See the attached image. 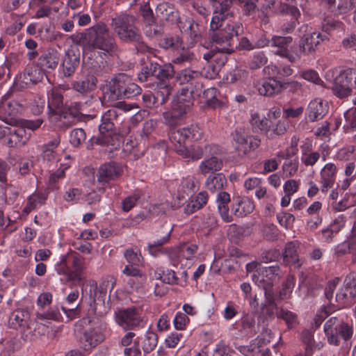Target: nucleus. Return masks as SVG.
I'll return each instance as SVG.
<instances>
[{
  "label": "nucleus",
  "mask_w": 356,
  "mask_h": 356,
  "mask_svg": "<svg viewBox=\"0 0 356 356\" xmlns=\"http://www.w3.org/2000/svg\"><path fill=\"white\" fill-rule=\"evenodd\" d=\"M84 268L83 259L78 257H74L70 280H81L83 278V271Z\"/></svg>",
  "instance_id": "39"
},
{
  "label": "nucleus",
  "mask_w": 356,
  "mask_h": 356,
  "mask_svg": "<svg viewBox=\"0 0 356 356\" xmlns=\"http://www.w3.org/2000/svg\"><path fill=\"white\" fill-rule=\"evenodd\" d=\"M170 140L175 145L176 151L178 149H186V137L184 135L183 129H172L169 134Z\"/></svg>",
  "instance_id": "40"
},
{
  "label": "nucleus",
  "mask_w": 356,
  "mask_h": 356,
  "mask_svg": "<svg viewBox=\"0 0 356 356\" xmlns=\"http://www.w3.org/2000/svg\"><path fill=\"white\" fill-rule=\"evenodd\" d=\"M60 143V137L57 136L52 140L47 143L43 148L42 156L44 159L52 161L57 159L58 156V150L56 148L59 146Z\"/></svg>",
  "instance_id": "30"
},
{
  "label": "nucleus",
  "mask_w": 356,
  "mask_h": 356,
  "mask_svg": "<svg viewBox=\"0 0 356 356\" xmlns=\"http://www.w3.org/2000/svg\"><path fill=\"white\" fill-rule=\"evenodd\" d=\"M284 261L290 266H293L295 268L301 266L302 262L297 254V246L295 243L290 242L286 243L283 253Z\"/></svg>",
  "instance_id": "24"
},
{
  "label": "nucleus",
  "mask_w": 356,
  "mask_h": 356,
  "mask_svg": "<svg viewBox=\"0 0 356 356\" xmlns=\"http://www.w3.org/2000/svg\"><path fill=\"white\" fill-rule=\"evenodd\" d=\"M226 184L227 179L222 173L209 175L205 182L206 188L212 193L222 189Z\"/></svg>",
  "instance_id": "25"
},
{
  "label": "nucleus",
  "mask_w": 356,
  "mask_h": 356,
  "mask_svg": "<svg viewBox=\"0 0 356 356\" xmlns=\"http://www.w3.org/2000/svg\"><path fill=\"white\" fill-rule=\"evenodd\" d=\"M196 95L194 89H189L188 87L181 88L177 95L176 99L173 101L172 106L175 110H179L186 113L193 105V96Z\"/></svg>",
  "instance_id": "10"
},
{
  "label": "nucleus",
  "mask_w": 356,
  "mask_h": 356,
  "mask_svg": "<svg viewBox=\"0 0 356 356\" xmlns=\"http://www.w3.org/2000/svg\"><path fill=\"white\" fill-rule=\"evenodd\" d=\"M294 284V277L288 276L286 281L282 284V288L280 291L279 296L280 299L284 300L290 298Z\"/></svg>",
  "instance_id": "51"
},
{
  "label": "nucleus",
  "mask_w": 356,
  "mask_h": 356,
  "mask_svg": "<svg viewBox=\"0 0 356 356\" xmlns=\"http://www.w3.org/2000/svg\"><path fill=\"white\" fill-rule=\"evenodd\" d=\"M79 43L84 50L98 49L104 55L109 54L111 50L109 29L104 24H97L90 27L79 37Z\"/></svg>",
  "instance_id": "2"
},
{
  "label": "nucleus",
  "mask_w": 356,
  "mask_h": 356,
  "mask_svg": "<svg viewBox=\"0 0 356 356\" xmlns=\"http://www.w3.org/2000/svg\"><path fill=\"white\" fill-rule=\"evenodd\" d=\"M86 138V135L83 129H74L70 132V142L74 146H79Z\"/></svg>",
  "instance_id": "53"
},
{
  "label": "nucleus",
  "mask_w": 356,
  "mask_h": 356,
  "mask_svg": "<svg viewBox=\"0 0 356 356\" xmlns=\"http://www.w3.org/2000/svg\"><path fill=\"white\" fill-rule=\"evenodd\" d=\"M341 26V22L335 20L332 18H326L323 20L322 24V29L326 33L340 29Z\"/></svg>",
  "instance_id": "64"
},
{
  "label": "nucleus",
  "mask_w": 356,
  "mask_h": 356,
  "mask_svg": "<svg viewBox=\"0 0 356 356\" xmlns=\"http://www.w3.org/2000/svg\"><path fill=\"white\" fill-rule=\"evenodd\" d=\"M352 79L351 74L346 71L341 72L335 77L332 84L331 88L334 94L339 98L349 96L351 93V87L353 86Z\"/></svg>",
  "instance_id": "9"
},
{
  "label": "nucleus",
  "mask_w": 356,
  "mask_h": 356,
  "mask_svg": "<svg viewBox=\"0 0 356 356\" xmlns=\"http://www.w3.org/2000/svg\"><path fill=\"white\" fill-rule=\"evenodd\" d=\"M184 131V135L186 140H197L202 135V132L200 129L196 125H191L188 127L182 128Z\"/></svg>",
  "instance_id": "57"
},
{
  "label": "nucleus",
  "mask_w": 356,
  "mask_h": 356,
  "mask_svg": "<svg viewBox=\"0 0 356 356\" xmlns=\"http://www.w3.org/2000/svg\"><path fill=\"white\" fill-rule=\"evenodd\" d=\"M24 0H0V8L6 11L10 12L17 9Z\"/></svg>",
  "instance_id": "62"
},
{
  "label": "nucleus",
  "mask_w": 356,
  "mask_h": 356,
  "mask_svg": "<svg viewBox=\"0 0 356 356\" xmlns=\"http://www.w3.org/2000/svg\"><path fill=\"white\" fill-rule=\"evenodd\" d=\"M115 23V31L124 42H138L141 38L140 29L135 25L136 19L134 16L122 14L115 19H113Z\"/></svg>",
  "instance_id": "3"
},
{
  "label": "nucleus",
  "mask_w": 356,
  "mask_h": 356,
  "mask_svg": "<svg viewBox=\"0 0 356 356\" xmlns=\"http://www.w3.org/2000/svg\"><path fill=\"white\" fill-rule=\"evenodd\" d=\"M345 290L349 293L350 297H356V274H348L343 282Z\"/></svg>",
  "instance_id": "52"
},
{
  "label": "nucleus",
  "mask_w": 356,
  "mask_h": 356,
  "mask_svg": "<svg viewBox=\"0 0 356 356\" xmlns=\"http://www.w3.org/2000/svg\"><path fill=\"white\" fill-rule=\"evenodd\" d=\"M323 40V38L320 33L313 32L305 34L299 41L298 47L299 53L304 55L313 53Z\"/></svg>",
  "instance_id": "13"
},
{
  "label": "nucleus",
  "mask_w": 356,
  "mask_h": 356,
  "mask_svg": "<svg viewBox=\"0 0 356 356\" xmlns=\"http://www.w3.org/2000/svg\"><path fill=\"white\" fill-rule=\"evenodd\" d=\"M40 37L46 41L51 42L60 38V33L55 31L51 23H44L38 30Z\"/></svg>",
  "instance_id": "32"
},
{
  "label": "nucleus",
  "mask_w": 356,
  "mask_h": 356,
  "mask_svg": "<svg viewBox=\"0 0 356 356\" xmlns=\"http://www.w3.org/2000/svg\"><path fill=\"white\" fill-rule=\"evenodd\" d=\"M65 176V173L62 170H57L56 172L51 173L48 179V188L51 190L58 189V182L63 179Z\"/></svg>",
  "instance_id": "60"
},
{
  "label": "nucleus",
  "mask_w": 356,
  "mask_h": 356,
  "mask_svg": "<svg viewBox=\"0 0 356 356\" xmlns=\"http://www.w3.org/2000/svg\"><path fill=\"white\" fill-rule=\"evenodd\" d=\"M156 17L161 20L174 22L177 17V11L172 3L162 2L156 8Z\"/></svg>",
  "instance_id": "21"
},
{
  "label": "nucleus",
  "mask_w": 356,
  "mask_h": 356,
  "mask_svg": "<svg viewBox=\"0 0 356 356\" xmlns=\"http://www.w3.org/2000/svg\"><path fill=\"white\" fill-rule=\"evenodd\" d=\"M194 59L195 56L193 52H191L188 49H183L172 61L177 64H183L185 63H190Z\"/></svg>",
  "instance_id": "61"
},
{
  "label": "nucleus",
  "mask_w": 356,
  "mask_h": 356,
  "mask_svg": "<svg viewBox=\"0 0 356 356\" xmlns=\"http://www.w3.org/2000/svg\"><path fill=\"white\" fill-rule=\"evenodd\" d=\"M6 144L10 147H22L26 144L31 137V133L27 132L24 127H8L7 132Z\"/></svg>",
  "instance_id": "12"
},
{
  "label": "nucleus",
  "mask_w": 356,
  "mask_h": 356,
  "mask_svg": "<svg viewBox=\"0 0 356 356\" xmlns=\"http://www.w3.org/2000/svg\"><path fill=\"white\" fill-rule=\"evenodd\" d=\"M97 177L99 184L103 186H108L111 180V163H106L100 165Z\"/></svg>",
  "instance_id": "35"
},
{
  "label": "nucleus",
  "mask_w": 356,
  "mask_h": 356,
  "mask_svg": "<svg viewBox=\"0 0 356 356\" xmlns=\"http://www.w3.org/2000/svg\"><path fill=\"white\" fill-rule=\"evenodd\" d=\"M45 199V196L40 193H33L31 195L28 197L27 202L23 209V212L29 213L31 211L35 209L38 206L42 204L44 202Z\"/></svg>",
  "instance_id": "37"
},
{
  "label": "nucleus",
  "mask_w": 356,
  "mask_h": 356,
  "mask_svg": "<svg viewBox=\"0 0 356 356\" xmlns=\"http://www.w3.org/2000/svg\"><path fill=\"white\" fill-rule=\"evenodd\" d=\"M111 140V114L107 111L102 117V122L99 126L97 136L90 139L88 148H93L94 145L102 147L108 146Z\"/></svg>",
  "instance_id": "6"
},
{
  "label": "nucleus",
  "mask_w": 356,
  "mask_h": 356,
  "mask_svg": "<svg viewBox=\"0 0 356 356\" xmlns=\"http://www.w3.org/2000/svg\"><path fill=\"white\" fill-rule=\"evenodd\" d=\"M337 169L334 163H327L321 172V191L326 192L333 186Z\"/></svg>",
  "instance_id": "16"
},
{
  "label": "nucleus",
  "mask_w": 356,
  "mask_h": 356,
  "mask_svg": "<svg viewBox=\"0 0 356 356\" xmlns=\"http://www.w3.org/2000/svg\"><path fill=\"white\" fill-rule=\"evenodd\" d=\"M201 93H202L203 98L205 99V101L209 106L215 108L220 105V102L217 98L216 88H210L206 90L202 89Z\"/></svg>",
  "instance_id": "47"
},
{
  "label": "nucleus",
  "mask_w": 356,
  "mask_h": 356,
  "mask_svg": "<svg viewBox=\"0 0 356 356\" xmlns=\"http://www.w3.org/2000/svg\"><path fill=\"white\" fill-rule=\"evenodd\" d=\"M202 72L191 69H184L177 73L176 81L181 85L188 84L186 87L189 89H194L196 96H200L203 84L202 83Z\"/></svg>",
  "instance_id": "8"
},
{
  "label": "nucleus",
  "mask_w": 356,
  "mask_h": 356,
  "mask_svg": "<svg viewBox=\"0 0 356 356\" xmlns=\"http://www.w3.org/2000/svg\"><path fill=\"white\" fill-rule=\"evenodd\" d=\"M233 0H219L211 3L214 13H218L229 17H233L234 13L231 10Z\"/></svg>",
  "instance_id": "33"
},
{
  "label": "nucleus",
  "mask_w": 356,
  "mask_h": 356,
  "mask_svg": "<svg viewBox=\"0 0 356 356\" xmlns=\"http://www.w3.org/2000/svg\"><path fill=\"white\" fill-rule=\"evenodd\" d=\"M139 12L145 25H154L156 24V17L154 15L149 1L144 3L140 6Z\"/></svg>",
  "instance_id": "36"
},
{
  "label": "nucleus",
  "mask_w": 356,
  "mask_h": 356,
  "mask_svg": "<svg viewBox=\"0 0 356 356\" xmlns=\"http://www.w3.org/2000/svg\"><path fill=\"white\" fill-rule=\"evenodd\" d=\"M134 108H138V106L134 104H127L125 102H118L113 104V113H114L116 120L118 117H120L121 120H124V113ZM122 122H124V120H122Z\"/></svg>",
  "instance_id": "38"
},
{
  "label": "nucleus",
  "mask_w": 356,
  "mask_h": 356,
  "mask_svg": "<svg viewBox=\"0 0 356 356\" xmlns=\"http://www.w3.org/2000/svg\"><path fill=\"white\" fill-rule=\"evenodd\" d=\"M281 81L275 78H269L259 82L256 85V88L261 95L272 96L275 94L282 92Z\"/></svg>",
  "instance_id": "14"
},
{
  "label": "nucleus",
  "mask_w": 356,
  "mask_h": 356,
  "mask_svg": "<svg viewBox=\"0 0 356 356\" xmlns=\"http://www.w3.org/2000/svg\"><path fill=\"white\" fill-rule=\"evenodd\" d=\"M277 220L281 226L286 229H290L293 227L295 217L293 214L287 212H282L277 214Z\"/></svg>",
  "instance_id": "54"
},
{
  "label": "nucleus",
  "mask_w": 356,
  "mask_h": 356,
  "mask_svg": "<svg viewBox=\"0 0 356 356\" xmlns=\"http://www.w3.org/2000/svg\"><path fill=\"white\" fill-rule=\"evenodd\" d=\"M324 332L330 344L341 346L343 355L348 353L352 343L353 328L344 321L342 314L334 315L328 319L324 325Z\"/></svg>",
  "instance_id": "1"
},
{
  "label": "nucleus",
  "mask_w": 356,
  "mask_h": 356,
  "mask_svg": "<svg viewBox=\"0 0 356 356\" xmlns=\"http://www.w3.org/2000/svg\"><path fill=\"white\" fill-rule=\"evenodd\" d=\"M267 58L263 52L255 54L249 61L248 65L251 70L261 68L267 63Z\"/></svg>",
  "instance_id": "56"
},
{
  "label": "nucleus",
  "mask_w": 356,
  "mask_h": 356,
  "mask_svg": "<svg viewBox=\"0 0 356 356\" xmlns=\"http://www.w3.org/2000/svg\"><path fill=\"white\" fill-rule=\"evenodd\" d=\"M161 86L162 90L157 91L156 95H154L158 105H163L168 100L172 90V88L168 84H163Z\"/></svg>",
  "instance_id": "55"
},
{
  "label": "nucleus",
  "mask_w": 356,
  "mask_h": 356,
  "mask_svg": "<svg viewBox=\"0 0 356 356\" xmlns=\"http://www.w3.org/2000/svg\"><path fill=\"white\" fill-rule=\"evenodd\" d=\"M185 24L187 26V28L184 31L187 32L191 39L197 40L200 38V31L198 24L195 23L193 20H186Z\"/></svg>",
  "instance_id": "59"
},
{
  "label": "nucleus",
  "mask_w": 356,
  "mask_h": 356,
  "mask_svg": "<svg viewBox=\"0 0 356 356\" xmlns=\"http://www.w3.org/2000/svg\"><path fill=\"white\" fill-rule=\"evenodd\" d=\"M276 316L278 318L284 321L289 328H291L297 324V315L288 309L280 307L276 312Z\"/></svg>",
  "instance_id": "42"
},
{
  "label": "nucleus",
  "mask_w": 356,
  "mask_h": 356,
  "mask_svg": "<svg viewBox=\"0 0 356 356\" xmlns=\"http://www.w3.org/2000/svg\"><path fill=\"white\" fill-rule=\"evenodd\" d=\"M208 201V194L206 191L198 193L195 200H192L188 205L186 211L189 213H193L201 209Z\"/></svg>",
  "instance_id": "41"
},
{
  "label": "nucleus",
  "mask_w": 356,
  "mask_h": 356,
  "mask_svg": "<svg viewBox=\"0 0 356 356\" xmlns=\"http://www.w3.org/2000/svg\"><path fill=\"white\" fill-rule=\"evenodd\" d=\"M216 148V147L215 145H205L204 148L200 146L193 145L190 150L186 148L178 149L177 152L184 157H191L193 160H197L204 155L207 156L211 154L212 150Z\"/></svg>",
  "instance_id": "17"
},
{
  "label": "nucleus",
  "mask_w": 356,
  "mask_h": 356,
  "mask_svg": "<svg viewBox=\"0 0 356 356\" xmlns=\"http://www.w3.org/2000/svg\"><path fill=\"white\" fill-rule=\"evenodd\" d=\"M26 316V314H24L22 311H15L10 317V323L13 327L17 328L22 325Z\"/></svg>",
  "instance_id": "63"
},
{
  "label": "nucleus",
  "mask_w": 356,
  "mask_h": 356,
  "mask_svg": "<svg viewBox=\"0 0 356 356\" xmlns=\"http://www.w3.org/2000/svg\"><path fill=\"white\" fill-rule=\"evenodd\" d=\"M148 29L145 31V35L149 38H158L163 36L164 33L163 28L162 26L158 24L157 20L154 25H145Z\"/></svg>",
  "instance_id": "58"
},
{
  "label": "nucleus",
  "mask_w": 356,
  "mask_h": 356,
  "mask_svg": "<svg viewBox=\"0 0 356 356\" xmlns=\"http://www.w3.org/2000/svg\"><path fill=\"white\" fill-rule=\"evenodd\" d=\"M223 166L222 159L217 156L211 155L209 158L204 159L199 166L200 171L204 175L220 171Z\"/></svg>",
  "instance_id": "19"
},
{
  "label": "nucleus",
  "mask_w": 356,
  "mask_h": 356,
  "mask_svg": "<svg viewBox=\"0 0 356 356\" xmlns=\"http://www.w3.org/2000/svg\"><path fill=\"white\" fill-rule=\"evenodd\" d=\"M131 79L125 73H118L113 78V97L118 99L119 91L123 92Z\"/></svg>",
  "instance_id": "28"
},
{
  "label": "nucleus",
  "mask_w": 356,
  "mask_h": 356,
  "mask_svg": "<svg viewBox=\"0 0 356 356\" xmlns=\"http://www.w3.org/2000/svg\"><path fill=\"white\" fill-rule=\"evenodd\" d=\"M263 289L264 290L266 300L265 302L261 305V306L274 307L275 308L276 312L279 310L280 308L277 307V304L275 302V299L274 297V293L273 292L271 284L263 285Z\"/></svg>",
  "instance_id": "50"
},
{
  "label": "nucleus",
  "mask_w": 356,
  "mask_h": 356,
  "mask_svg": "<svg viewBox=\"0 0 356 356\" xmlns=\"http://www.w3.org/2000/svg\"><path fill=\"white\" fill-rule=\"evenodd\" d=\"M291 36H273L270 40L271 46L278 48L277 51L288 50V46L292 42Z\"/></svg>",
  "instance_id": "49"
},
{
  "label": "nucleus",
  "mask_w": 356,
  "mask_h": 356,
  "mask_svg": "<svg viewBox=\"0 0 356 356\" xmlns=\"http://www.w3.org/2000/svg\"><path fill=\"white\" fill-rule=\"evenodd\" d=\"M116 323L124 330H133L142 322V318L134 307L118 309L115 313Z\"/></svg>",
  "instance_id": "7"
},
{
  "label": "nucleus",
  "mask_w": 356,
  "mask_h": 356,
  "mask_svg": "<svg viewBox=\"0 0 356 356\" xmlns=\"http://www.w3.org/2000/svg\"><path fill=\"white\" fill-rule=\"evenodd\" d=\"M44 72L41 67L38 66H32L26 69L23 75L19 79L22 83L25 86L37 83L42 81Z\"/></svg>",
  "instance_id": "20"
},
{
  "label": "nucleus",
  "mask_w": 356,
  "mask_h": 356,
  "mask_svg": "<svg viewBox=\"0 0 356 356\" xmlns=\"http://www.w3.org/2000/svg\"><path fill=\"white\" fill-rule=\"evenodd\" d=\"M60 60V54L55 49H49L42 54L38 59V65L41 69L54 70Z\"/></svg>",
  "instance_id": "18"
},
{
  "label": "nucleus",
  "mask_w": 356,
  "mask_h": 356,
  "mask_svg": "<svg viewBox=\"0 0 356 356\" xmlns=\"http://www.w3.org/2000/svg\"><path fill=\"white\" fill-rule=\"evenodd\" d=\"M159 69V63L149 60L142 65L141 71L138 74V79L140 82H146L151 76L155 77L156 70Z\"/></svg>",
  "instance_id": "29"
},
{
  "label": "nucleus",
  "mask_w": 356,
  "mask_h": 356,
  "mask_svg": "<svg viewBox=\"0 0 356 356\" xmlns=\"http://www.w3.org/2000/svg\"><path fill=\"white\" fill-rule=\"evenodd\" d=\"M308 118L311 122H315L321 120L328 111V106L322 101L313 100L307 107Z\"/></svg>",
  "instance_id": "15"
},
{
  "label": "nucleus",
  "mask_w": 356,
  "mask_h": 356,
  "mask_svg": "<svg viewBox=\"0 0 356 356\" xmlns=\"http://www.w3.org/2000/svg\"><path fill=\"white\" fill-rule=\"evenodd\" d=\"M97 83V78L92 74H88L83 79L74 81L72 88L79 93L86 94L95 90Z\"/></svg>",
  "instance_id": "22"
},
{
  "label": "nucleus",
  "mask_w": 356,
  "mask_h": 356,
  "mask_svg": "<svg viewBox=\"0 0 356 356\" xmlns=\"http://www.w3.org/2000/svg\"><path fill=\"white\" fill-rule=\"evenodd\" d=\"M244 29L242 24L234 22L228 24L222 30L217 33H213L211 40L218 44L227 42L229 46L237 47L238 37L243 33Z\"/></svg>",
  "instance_id": "5"
},
{
  "label": "nucleus",
  "mask_w": 356,
  "mask_h": 356,
  "mask_svg": "<svg viewBox=\"0 0 356 356\" xmlns=\"http://www.w3.org/2000/svg\"><path fill=\"white\" fill-rule=\"evenodd\" d=\"M141 88L136 83L130 81L123 92L119 91L118 99H129L141 93Z\"/></svg>",
  "instance_id": "48"
},
{
  "label": "nucleus",
  "mask_w": 356,
  "mask_h": 356,
  "mask_svg": "<svg viewBox=\"0 0 356 356\" xmlns=\"http://www.w3.org/2000/svg\"><path fill=\"white\" fill-rule=\"evenodd\" d=\"M184 114L185 113L179 110H175V107L172 106L171 111H167L163 113L164 122L171 127H175L177 125L179 118Z\"/></svg>",
  "instance_id": "44"
},
{
  "label": "nucleus",
  "mask_w": 356,
  "mask_h": 356,
  "mask_svg": "<svg viewBox=\"0 0 356 356\" xmlns=\"http://www.w3.org/2000/svg\"><path fill=\"white\" fill-rule=\"evenodd\" d=\"M81 326L89 324L90 327L83 331V341L86 350L95 347L105 339V325L99 321L83 318L79 322Z\"/></svg>",
  "instance_id": "4"
},
{
  "label": "nucleus",
  "mask_w": 356,
  "mask_h": 356,
  "mask_svg": "<svg viewBox=\"0 0 356 356\" xmlns=\"http://www.w3.org/2000/svg\"><path fill=\"white\" fill-rule=\"evenodd\" d=\"M261 232L264 237L270 241L277 240L280 234V230L277 226L272 222H264L262 225Z\"/></svg>",
  "instance_id": "45"
},
{
  "label": "nucleus",
  "mask_w": 356,
  "mask_h": 356,
  "mask_svg": "<svg viewBox=\"0 0 356 356\" xmlns=\"http://www.w3.org/2000/svg\"><path fill=\"white\" fill-rule=\"evenodd\" d=\"M47 106L51 111L60 108L63 106L62 90L60 88H52L48 94Z\"/></svg>",
  "instance_id": "31"
},
{
  "label": "nucleus",
  "mask_w": 356,
  "mask_h": 356,
  "mask_svg": "<svg viewBox=\"0 0 356 356\" xmlns=\"http://www.w3.org/2000/svg\"><path fill=\"white\" fill-rule=\"evenodd\" d=\"M254 209L253 202L248 198L238 200L232 206L234 214L238 217H243L252 213Z\"/></svg>",
  "instance_id": "26"
},
{
  "label": "nucleus",
  "mask_w": 356,
  "mask_h": 356,
  "mask_svg": "<svg viewBox=\"0 0 356 356\" xmlns=\"http://www.w3.org/2000/svg\"><path fill=\"white\" fill-rule=\"evenodd\" d=\"M175 74V71L172 64L161 65L159 63V69L156 70L155 78L161 82V85L168 84L167 81L172 79Z\"/></svg>",
  "instance_id": "27"
},
{
  "label": "nucleus",
  "mask_w": 356,
  "mask_h": 356,
  "mask_svg": "<svg viewBox=\"0 0 356 356\" xmlns=\"http://www.w3.org/2000/svg\"><path fill=\"white\" fill-rule=\"evenodd\" d=\"M24 111L22 104L16 101H8L5 96L0 102V118L2 115L16 116Z\"/></svg>",
  "instance_id": "23"
},
{
  "label": "nucleus",
  "mask_w": 356,
  "mask_h": 356,
  "mask_svg": "<svg viewBox=\"0 0 356 356\" xmlns=\"http://www.w3.org/2000/svg\"><path fill=\"white\" fill-rule=\"evenodd\" d=\"M158 335L152 331H148L145 337L143 350L146 353H149L154 350L158 342Z\"/></svg>",
  "instance_id": "46"
},
{
  "label": "nucleus",
  "mask_w": 356,
  "mask_h": 356,
  "mask_svg": "<svg viewBox=\"0 0 356 356\" xmlns=\"http://www.w3.org/2000/svg\"><path fill=\"white\" fill-rule=\"evenodd\" d=\"M281 270L280 266H262L261 268L259 269V274H253L252 280L255 282H258L259 285L263 287V285H267L271 284L272 287L273 286V282L279 279Z\"/></svg>",
  "instance_id": "11"
},
{
  "label": "nucleus",
  "mask_w": 356,
  "mask_h": 356,
  "mask_svg": "<svg viewBox=\"0 0 356 356\" xmlns=\"http://www.w3.org/2000/svg\"><path fill=\"white\" fill-rule=\"evenodd\" d=\"M169 241V232H166L161 238L154 240L153 243H149L147 249L149 253L154 257H157L159 253L163 252V245Z\"/></svg>",
  "instance_id": "34"
},
{
  "label": "nucleus",
  "mask_w": 356,
  "mask_h": 356,
  "mask_svg": "<svg viewBox=\"0 0 356 356\" xmlns=\"http://www.w3.org/2000/svg\"><path fill=\"white\" fill-rule=\"evenodd\" d=\"M232 139L237 144L236 147V150L238 152V156H243V151L241 149V147H245L248 136L241 129H236L232 134Z\"/></svg>",
  "instance_id": "43"
}]
</instances>
